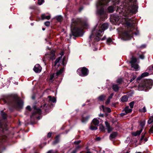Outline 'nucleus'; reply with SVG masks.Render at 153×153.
Instances as JSON below:
<instances>
[{
  "instance_id": "obj_1",
  "label": "nucleus",
  "mask_w": 153,
  "mask_h": 153,
  "mask_svg": "<svg viewBox=\"0 0 153 153\" xmlns=\"http://www.w3.org/2000/svg\"><path fill=\"white\" fill-rule=\"evenodd\" d=\"M138 7L136 1H130L125 7L123 13V19L122 21L123 24H125L128 27L133 28L134 25L135 21L129 18L132 13H135L137 11ZM123 11V10H122Z\"/></svg>"
},
{
  "instance_id": "obj_2",
  "label": "nucleus",
  "mask_w": 153,
  "mask_h": 153,
  "mask_svg": "<svg viewBox=\"0 0 153 153\" xmlns=\"http://www.w3.org/2000/svg\"><path fill=\"white\" fill-rule=\"evenodd\" d=\"M88 25L87 22L82 24L80 19H75L71 25V30L72 34H70V38L72 35L76 36H82L83 34L82 30L83 28H88Z\"/></svg>"
},
{
  "instance_id": "obj_3",
  "label": "nucleus",
  "mask_w": 153,
  "mask_h": 153,
  "mask_svg": "<svg viewBox=\"0 0 153 153\" xmlns=\"http://www.w3.org/2000/svg\"><path fill=\"white\" fill-rule=\"evenodd\" d=\"M108 25L107 23H104L102 25L96 26L93 29L92 34L89 36L90 38H94L95 40L98 41L100 40V37L102 36L103 32L108 28Z\"/></svg>"
},
{
  "instance_id": "obj_4",
  "label": "nucleus",
  "mask_w": 153,
  "mask_h": 153,
  "mask_svg": "<svg viewBox=\"0 0 153 153\" xmlns=\"http://www.w3.org/2000/svg\"><path fill=\"white\" fill-rule=\"evenodd\" d=\"M109 1V0H99L97 3V13L101 15L104 13L103 6L106 5Z\"/></svg>"
},
{
  "instance_id": "obj_5",
  "label": "nucleus",
  "mask_w": 153,
  "mask_h": 153,
  "mask_svg": "<svg viewBox=\"0 0 153 153\" xmlns=\"http://www.w3.org/2000/svg\"><path fill=\"white\" fill-rule=\"evenodd\" d=\"M77 72L80 76H87L88 73V69L85 67L78 69Z\"/></svg>"
},
{
  "instance_id": "obj_6",
  "label": "nucleus",
  "mask_w": 153,
  "mask_h": 153,
  "mask_svg": "<svg viewBox=\"0 0 153 153\" xmlns=\"http://www.w3.org/2000/svg\"><path fill=\"white\" fill-rule=\"evenodd\" d=\"M153 85V81L151 79L146 80L144 81L143 86L146 88H151Z\"/></svg>"
},
{
  "instance_id": "obj_7",
  "label": "nucleus",
  "mask_w": 153,
  "mask_h": 153,
  "mask_svg": "<svg viewBox=\"0 0 153 153\" xmlns=\"http://www.w3.org/2000/svg\"><path fill=\"white\" fill-rule=\"evenodd\" d=\"M137 61V58L132 56L130 62L131 64V67L134 68L136 70H137L139 68L138 65L136 63Z\"/></svg>"
},
{
  "instance_id": "obj_8",
  "label": "nucleus",
  "mask_w": 153,
  "mask_h": 153,
  "mask_svg": "<svg viewBox=\"0 0 153 153\" xmlns=\"http://www.w3.org/2000/svg\"><path fill=\"white\" fill-rule=\"evenodd\" d=\"M132 33L129 31L125 32L123 33V38L125 40L130 39L132 36Z\"/></svg>"
},
{
  "instance_id": "obj_9",
  "label": "nucleus",
  "mask_w": 153,
  "mask_h": 153,
  "mask_svg": "<svg viewBox=\"0 0 153 153\" xmlns=\"http://www.w3.org/2000/svg\"><path fill=\"white\" fill-rule=\"evenodd\" d=\"M132 111V109L129 108V106H126L124 110H123V112L120 114V115L121 116H123L128 113L131 112Z\"/></svg>"
},
{
  "instance_id": "obj_10",
  "label": "nucleus",
  "mask_w": 153,
  "mask_h": 153,
  "mask_svg": "<svg viewBox=\"0 0 153 153\" xmlns=\"http://www.w3.org/2000/svg\"><path fill=\"white\" fill-rule=\"evenodd\" d=\"M61 57H59L57 58L55 60L54 65L53 67V68L56 69L58 68L59 66V62L61 59Z\"/></svg>"
},
{
  "instance_id": "obj_11",
  "label": "nucleus",
  "mask_w": 153,
  "mask_h": 153,
  "mask_svg": "<svg viewBox=\"0 0 153 153\" xmlns=\"http://www.w3.org/2000/svg\"><path fill=\"white\" fill-rule=\"evenodd\" d=\"M41 70V67L38 64H36L33 68V70L36 73L40 72Z\"/></svg>"
},
{
  "instance_id": "obj_12",
  "label": "nucleus",
  "mask_w": 153,
  "mask_h": 153,
  "mask_svg": "<svg viewBox=\"0 0 153 153\" xmlns=\"http://www.w3.org/2000/svg\"><path fill=\"white\" fill-rule=\"evenodd\" d=\"M23 106V101L21 100L18 101L16 105V107L18 108H21Z\"/></svg>"
},
{
  "instance_id": "obj_13",
  "label": "nucleus",
  "mask_w": 153,
  "mask_h": 153,
  "mask_svg": "<svg viewBox=\"0 0 153 153\" xmlns=\"http://www.w3.org/2000/svg\"><path fill=\"white\" fill-rule=\"evenodd\" d=\"M102 109L104 112H110L111 110L110 108L107 107H105L103 105H102L100 108V109Z\"/></svg>"
},
{
  "instance_id": "obj_14",
  "label": "nucleus",
  "mask_w": 153,
  "mask_h": 153,
  "mask_svg": "<svg viewBox=\"0 0 153 153\" xmlns=\"http://www.w3.org/2000/svg\"><path fill=\"white\" fill-rule=\"evenodd\" d=\"M143 128H142L140 130L137 131L136 132H133L132 135L134 136L139 135L143 130Z\"/></svg>"
},
{
  "instance_id": "obj_15",
  "label": "nucleus",
  "mask_w": 153,
  "mask_h": 153,
  "mask_svg": "<svg viewBox=\"0 0 153 153\" xmlns=\"http://www.w3.org/2000/svg\"><path fill=\"white\" fill-rule=\"evenodd\" d=\"M60 140V136L59 135H58L56 136V137L55 138V140L53 142V145H55L58 143L59 141Z\"/></svg>"
},
{
  "instance_id": "obj_16",
  "label": "nucleus",
  "mask_w": 153,
  "mask_h": 153,
  "mask_svg": "<svg viewBox=\"0 0 153 153\" xmlns=\"http://www.w3.org/2000/svg\"><path fill=\"white\" fill-rule=\"evenodd\" d=\"M106 126L107 128L108 132L110 133L112 130V128L110 127L109 123L107 121L105 122Z\"/></svg>"
},
{
  "instance_id": "obj_17",
  "label": "nucleus",
  "mask_w": 153,
  "mask_h": 153,
  "mask_svg": "<svg viewBox=\"0 0 153 153\" xmlns=\"http://www.w3.org/2000/svg\"><path fill=\"white\" fill-rule=\"evenodd\" d=\"M48 98L49 99V101L50 102H56V99L54 97H52L51 96H48Z\"/></svg>"
},
{
  "instance_id": "obj_18",
  "label": "nucleus",
  "mask_w": 153,
  "mask_h": 153,
  "mask_svg": "<svg viewBox=\"0 0 153 153\" xmlns=\"http://www.w3.org/2000/svg\"><path fill=\"white\" fill-rule=\"evenodd\" d=\"M42 19V20L46 19L49 20L50 19L51 17L50 16H46L45 14H43L41 16Z\"/></svg>"
},
{
  "instance_id": "obj_19",
  "label": "nucleus",
  "mask_w": 153,
  "mask_h": 153,
  "mask_svg": "<svg viewBox=\"0 0 153 153\" xmlns=\"http://www.w3.org/2000/svg\"><path fill=\"white\" fill-rule=\"evenodd\" d=\"M117 134L116 132H114L112 133L110 136V139L115 138L117 136Z\"/></svg>"
},
{
  "instance_id": "obj_20",
  "label": "nucleus",
  "mask_w": 153,
  "mask_h": 153,
  "mask_svg": "<svg viewBox=\"0 0 153 153\" xmlns=\"http://www.w3.org/2000/svg\"><path fill=\"white\" fill-rule=\"evenodd\" d=\"M149 75V73L147 72H145L144 73H142L140 78L139 79V77H138L137 79L140 80V79L142 78L145 77L146 76H148Z\"/></svg>"
},
{
  "instance_id": "obj_21",
  "label": "nucleus",
  "mask_w": 153,
  "mask_h": 153,
  "mask_svg": "<svg viewBox=\"0 0 153 153\" xmlns=\"http://www.w3.org/2000/svg\"><path fill=\"white\" fill-rule=\"evenodd\" d=\"M92 122L93 124L95 126L98 125L99 124V121L97 118H94Z\"/></svg>"
},
{
  "instance_id": "obj_22",
  "label": "nucleus",
  "mask_w": 153,
  "mask_h": 153,
  "mask_svg": "<svg viewBox=\"0 0 153 153\" xmlns=\"http://www.w3.org/2000/svg\"><path fill=\"white\" fill-rule=\"evenodd\" d=\"M119 88V87L117 85H113V88L114 90L115 91H117L118 90Z\"/></svg>"
},
{
  "instance_id": "obj_23",
  "label": "nucleus",
  "mask_w": 153,
  "mask_h": 153,
  "mask_svg": "<svg viewBox=\"0 0 153 153\" xmlns=\"http://www.w3.org/2000/svg\"><path fill=\"white\" fill-rule=\"evenodd\" d=\"M50 59L52 60L55 59V54L54 51H51L50 54Z\"/></svg>"
},
{
  "instance_id": "obj_24",
  "label": "nucleus",
  "mask_w": 153,
  "mask_h": 153,
  "mask_svg": "<svg viewBox=\"0 0 153 153\" xmlns=\"http://www.w3.org/2000/svg\"><path fill=\"white\" fill-rule=\"evenodd\" d=\"M128 100V97L126 95L124 96L121 98V101L123 102H126Z\"/></svg>"
},
{
  "instance_id": "obj_25",
  "label": "nucleus",
  "mask_w": 153,
  "mask_h": 153,
  "mask_svg": "<svg viewBox=\"0 0 153 153\" xmlns=\"http://www.w3.org/2000/svg\"><path fill=\"white\" fill-rule=\"evenodd\" d=\"M105 96L104 95H101L98 98V100L100 101H103L105 99Z\"/></svg>"
},
{
  "instance_id": "obj_26",
  "label": "nucleus",
  "mask_w": 153,
  "mask_h": 153,
  "mask_svg": "<svg viewBox=\"0 0 153 153\" xmlns=\"http://www.w3.org/2000/svg\"><path fill=\"white\" fill-rule=\"evenodd\" d=\"M89 117L88 116H87L86 117H83L82 120V122L84 123L87 121L88 120Z\"/></svg>"
},
{
  "instance_id": "obj_27",
  "label": "nucleus",
  "mask_w": 153,
  "mask_h": 153,
  "mask_svg": "<svg viewBox=\"0 0 153 153\" xmlns=\"http://www.w3.org/2000/svg\"><path fill=\"white\" fill-rule=\"evenodd\" d=\"M108 10L109 13H112L114 10V8L112 6H110L108 8Z\"/></svg>"
},
{
  "instance_id": "obj_28",
  "label": "nucleus",
  "mask_w": 153,
  "mask_h": 153,
  "mask_svg": "<svg viewBox=\"0 0 153 153\" xmlns=\"http://www.w3.org/2000/svg\"><path fill=\"white\" fill-rule=\"evenodd\" d=\"M153 122V117H150L148 120V123L149 124H151Z\"/></svg>"
},
{
  "instance_id": "obj_29",
  "label": "nucleus",
  "mask_w": 153,
  "mask_h": 153,
  "mask_svg": "<svg viewBox=\"0 0 153 153\" xmlns=\"http://www.w3.org/2000/svg\"><path fill=\"white\" fill-rule=\"evenodd\" d=\"M63 71V70L62 69H60L59 71H57L56 74V76H58L60 74L62 73Z\"/></svg>"
},
{
  "instance_id": "obj_30",
  "label": "nucleus",
  "mask_w": 153,
  "mask_h": 153,
  "mask_svg": "<svg viewBox=\"0 0 153 153\" xmlns=\"http://www.w3.org/2000/svg\"><path fill=\"white\" fill-rule=\"evenodd\" d=\"M1 114L3 118L4 119H6L7 117V114L5 113H4L3 112H1Z\"/></svg>"
},
{
  "instance_id": "obj_31",
  "label": "nucleus",
  "mask_w": 153,
  "mask_h": 153,
  "mask_svg": "<svg viewBox=\"0 0 153 153\" xmlns=\"http://www.w3.org/2000/svg\"><path fill=\"white\" fill-rule=\"evenodd\" d=\"M55 19L56 20H57L58 21L60 22L62 20V17L61 16H58L56 17Z\"/></svg>"
},
{
  "instance_id": "obj_32",
  "label": "nucleus",
  "mask_w": 153,
  "mask_h": 153,
  "mask_svg": "<svg viewBox=\"0 0 153 153\" xmlns=\"http://www.w3.org/2000/svg\"><path fill=\"white\" fill-rule=\"evenodd\" d=\"M44 2V0H38V4L39 5H41Z\"/></svg>"
},
{
  "instance_id": "obj_33",
  "label": "nucleus",
  "mask_w": 153,
  "mask_h": 153,
  "mask_svg": "<svg viewBox=\"0 0 153 153\" xmlns=\"http://www.w3.org/2000/svg\"><path fill=\"white\" fill-rule=\"evenodd\" d=\"M97 128L96 127L91 126L90 127V129L91 130H96L97 129Z\"/></svg>"
},
{
  "instance_id": "obj_34",
  "label": "nucleus",
  "mask_w": 153,
  "mask_h": 153,
  "mask_svg": "<svg viewBox=\"0 0 153 153\" xmlns=\"http://www.w3.org/2000/svg\"><path fill=\"white\" fill-rule=\"evenodd\" d=\"M112 42V40L110 38H108L107 40V42L108 44H109Z\"/></svg>"
},
{
  "instance_id": "obj_35",
  "label": "nucleus",
  "mask_w": 153,
  "mask_h": 153,
  "mask_svg": "<svg viewBox=\"0 0 153 153\" xmlns=\"http://www.w3.org/2000/svg\"><path fill=\"white\" fill-rule=\"evenodd\" d=\"M134 102L133 101L129 103V106L131 108H133Z\"/></svg>"
},
{
  "instance_id": "obj_36",
  "label": "nucleus",
  "mask_w": 153,
  "mask_h": 153,
  "mask_svg": "<svg viewBox=\"0 0 153 153\" xmlns=\"http://www.w3.org/2000/svg\"><path fill=\"white\" fill-rule=\"evenodd\" d=\"M123 81V79L122 78H119L117 80V82L119 83V84L121 83Z\"/></svg>"
},
{
  "instance_id": "obj_37",
  "label": "nucleus",
  "mask_w": 153,
  "mask_h": 153,
  "mask_svg": "<svg viewBox=\"0 0 153 153\" xmlns=\"http://www.w3.org/2000/svg\"><path fill=\"white\" fill-rule=\"evenodd\" d=\"M120 0H113L112 2H114L116 4H118Z\"/></svg>"
},
{
  "instance_id": "obj_38",
  "label": "nucleus",
  "mask_w": 153,
  "mask_h": 153,
  "mask_svg": "<svg viewBox=\"0 0 153 153\" xmlns=\"http://www.w3.org/2000/svg\"><path fill=\"white\" fill-rule=\"evenodd\" d=\"M50 22L49 21H47L45 23V25L47 26H48L50 25Z\"/></svg>"
},
{
  "instance_id": "obj_39",
  "label": "nucleus",
  "mask_w": 153,
  "mask_h": 153,
  "mask_svg": "<svg viewBox=\"0 0 153 153\" xmlns=\"http://www.w3.org/2000/svg\"><path fill=\"white\" fill-rule=\"evenodd\" d=\"M149 132L150 133L153 134V125L152 126V127L150 128Z\"/></svg>"
},
{
  "instance_id": "obj_40",
  "label": "nucleus",
  "mask_w": 153,
  "mask_h": 153,
  "mask_svg": "<svg viewBox=\"0 0 153 153\" xmlns=\"http://www.w3.org/2000/svg\"><path fill=\"white\" fill-rule=\"evenodd\" d=\"M140 111L143 112H145L146 111V109L145 107H144L140 110Z\"/></svg>"
},
{
  "instance_id": "obj_41",
  "label": "nucleus",
  "mask_w": 153,
  "mask_h": 153,
  "mask_svg": "<svg viewBox=\"0 0 153 153\" xmlns=\"http://www.w3.org/2000/svg\"><path fill=\"white\" fill-rule=\"evenodd\" d=\"M65 60V59L64 58L63 59L62 61V64L63 65L65 66L66 65V63H65L64 62Z\"/></svg>"
},
{
  "instance_id": "obj_42",
  "label": "nucleus",
  "mask_w": 153,
  "mask_h": 153,
  "mask_svg": "<svg viewBox=\"0 0 153 153\" xmlns=\"http://www.w3.org/2000/svg\"><path fill=\"white\" fill-rule=\"evenodd\" d=\"M144 56L143 54H142L139 55V57L142 59H143L144 58Z\"/></svg>"
},
{
  "instance_id": "obj_43",
  "label": "nucleus",
  "mask_w": 153,
  "mask_h": 153,
  "mask_svg": "<svg viewBox=\"0 0 153 153\" xmlns=\"http://www.w3.org/2000/svg\"><path fill=\"white\" fill-rule=\"evenodd\" d=\"M47 153H56V152H54L53 150H50L48 151Z\"/></svg>"
},
{
  "instance_id": "obj_44",
  "label": "nucleus",
  "mask_w": 153,
  "mask_h": 153,
  "mask_svg": "<svg viewBox=\"0 0 153 153\" xmlns=\"http://www.w3.org/2000/svg\"><path fill=\"white\" fill-rule=\"evenodd\" d=\"M100 129L101 131H103L104 129V127L102 126H101L100 127Z\"/></svg>"
},
{
  "instance_id": "obj_45",
  "label": "nucleus",
  "mask_w": 153,
  "mask_h": 153,
  "mask_svg": "<svg viewBox=\"0 0 153 153\" xmlns=\"http://www.w3.org/2000/svg\"><path fill=\"white\" fill-rule=\"evenodd\" d=\"M110 102V99H109L108 98V99L107 100V101H106V102H105V104H108Z\"/></svg>"
},
{
  "instance_id": "obj_46",
  "label": "nucleus",
  "mask_w": 153,
  "mask_h": 153,
  "mask_svg": "<svg viewBox=\"0 0 153 153\" xmlns=\"http://www.w3.org/2000/svg\"><path fill=\"white\" fill-rule=\"evenodd\" d=\"M136 78V76H134L130 80V82H132L133 81L134 79H135Z\"/></svg>"
},
{
  "instance_id": "obj_47",
  "label": "nucleus",
  "mask_w": 153,
  "mask_h": 153,
  "mask_svg": "<svg viewBox=\"0 0 153 153\" xmlns=\"http://www.w3.org/2000/svg\"><path fill=\"white\" fill-rule=\"evenodd\" d=\"M81 142L80 140H78L77 141L74 142V143L76 144H78L79 143Z\"/></svg>"
},
{
  "instance_id": "obj_48",
  "label": "nucleus",
  "mask_w": 153,
  "mask_h": 153,
  "mask_svg": "<svg viewBox=\"0 0 153 153\" xmlns=\"http://www.w3.org/2000/svg\"><path fill=\"white\" fill-rule=\"evenodd\" d=\"M52 133L50 132H49L48 133L47 136L48 137H50L51 136Z\"/></svg>"
},
{
  "instance_id": "obj_49",
  "label": "nucleus",
  "mask_w": 153,
  "mask_h": 153,
  "mask_svg": "<svg viewBox=\"0 0 153 153\" xmlns=\"http://www.w3.org/2000/svg\"><path fill=\"white\" fill-rule=\"evenodd\" d=\"M113 95H114V94L113 93L111 94L109 96L108 98L109 99H111L112 98V97Z\"/></svg>"
},
{
  "instance_id": "obj_50",
  "label": "nucleus",
  "mask_w": 153,
  "mask_h": 153,
  "mask_svg": "<svg viewBox=\"0 0 153 153\" xmlns=\"http://www.w3.org/2000/svg\"><path fill=\"white\" fill-rule=\"evenodd\" d=\"M144 135H145V134H144V135H142V136L141 137V138H140V140L141 141L144 138Z\"/></svg>"
},
{
  "instance_id": "obj_51",
  "label": "nucleus",
  "mask_w": 153,
  "mask_h": 153,
  "mask_svg": "<svg viewBox=\"0 0 153 153\" xmlns=\"http://www.w3.org/2000/svg\"><path fill=\"white\" fill-rule=\"evenodd\" d=\"M27 109L29 111H30L31 109V108L30 107V106H27Z\"/></svg>"
},
{
  "instance_id": "obj_52",
  "label": "nucleus",
  "mask_w": 153,
  "mask_h": 153,
  "mask_svg": "<svg viewBox=\"0 0 153 153\" xmlns=\"http://www.w3.org/2000/svg\"><path fill=\"white\" fill-rule=\"evenodd\" d=\"M96 140L99 141L100 140V138L99 137H97L96 138Z\"/></svg>"
},
{
  "instance_id": "obj_53",
  "label": "nucleus",
  "mask_w": 153,
  "mask_h": 153,
  "mask_svg": "<svg viewBox=\"0 0 153 153\" xmlns=\"http://www.w3.org/2000/svg\"><path fill=\"white\" fill-rule=\"evenodd\" d=\"M76 150H73L71 153H76Z\"/></svg>"
},
{
  "instance_id": "obj_54",
  "label": "nucleus",
  "mask_w": 153,
  "mask_h": 153,
  "mask_svg": "<svg viewBox=\"0 0 153 153\" xmlns=\"http://www.w3.org/2000/svg\"><path fill=\"white\" fill-rule=\"evenodd\" d=\"M46 105V103H45L43 105V108H44L45 110L46 109V108H45V106Z\"/></svg>"
},
{
  "instance_id": "obj_55",
  "label": "nucleus",
  "mask_w": 153,
  "mask_h": 153,
  "mask_svg": "<svg viewBox=\"0 0 153 153\" xmlns=\"http://www.w3.org/2000/svg\"><path fill=\"white\" fill-rule=\"evenodd\" d=\"M53 77V75H51L50 76V79H52Z\"/></svg>"
},
{
  "instance_id": "obj_56",
  "label": "nucleus",
  "mask_w": 153,
  "mask_h": 153,
  "mask_svg": "<svg viewBox=\"0 0 153 153\" xmlns=\"http://www.w3.org/2000/svg\"><path fill=\"white\" fill-rule=\"evenodd\" d=\"M41 110L40 109H38V112L39 113H41Z\"/></svg>"
},
{
  "instance_id": "obj_57",
  "label": "nucleus",
  "mask_w": 153,
  "mask_h": 153,
  "mask_svg": "<svg viewBox=\"0 0 153 153\" xmlns=\"http://www.w3.org/2000/svg\"><path fill=\"white\" fill-rule=\"evenodd\" d=\"M2 126V123L1 121H0V128H1Z\"/></svg>"
},
{
  "instance_id": "obj_58",
  "label": "nucleus",
  "mask_w": 153,
  "mask_h": 153,
  "mask_svg": "<svg viewBox=\"0 0 153 153\" xmlns=\"http://www.w3.org/2000/svg\"><path fill=\"white\" fill-rule=\"evenodd\" d=\"M105 38H106V37L105 36L104 37H103L102 38V40H105Z\"/></svg>"
},
{
  "instance_id": "obj_59",
  "label": "nucleus",
  "mask_w": 153,
  "mask_h": 153,
  "mask_svg": "<svg viewBox=\"0 0 153 153\" xmlns=\"http://www.w3.org/2000/svg\"><path fill=\"white\" fill-rule=\"evenodd\" d=\"M103 115L102 114H100V116H103Z\"/></svg>"
},
{
  "instance_id": "obj_60",
  "label": "nucleus",
  "mask_w": 153,
  "mask_h": 153,
  "mask_svg": "<svg viewBox=\"0 0 153 153\" xmlns=\"http://www.w3.org/2000/svg\"><path fill=\"white\" fill-rule=\"evenodd\" d=\"M86 153H91L89 151H88Z\"/></svg>"
},
{
  "instance_id": "obj_61",
  "label": "nucleus",
  "mask_w": 153,
  "mask_h": 153,
  "mask_svg": "<svg viewBox=\"0 0 153 153\" xmlns=\"http://www.w3.org/2000/svg\"><path fill=\"white\" fill-rule=\"evenodd\" d=\"M42 30H45V28H43L42 29Z\"/></svg>"
},
{
  "instance_id": "obj_62",
  "label": "nucleus",
  "mask_w": 153,
  "mask_h": 153,
  "mask_svg": "<svg viewBox=\"0 0 153 153\" xmlns=\"http://www.w3.org/2000/svg\"><path fill=\"white\" fill-rule=\"evenodd\" d=\"M144 140H145V142H146V141H147V139H144Z\"/></svg>"
},
{
  "instance_id": "obj_63",
  "label": "nucleus",
  "mask_w": 153,
  "mask_h": 153,
  "mask_svg": "<svg viewBox=\"0 0 153 153\" xmlns=\"http://www.w3.org/2000/svg\"><path fill=\"white\" fill-rule=\"evenodd\" d=\"M136 153H141L140 152H136Z\"/></svg>"
},
{
  "instance_id": "obj_64",
  "label": "nucleus",
  "mask_w": 153,
  "mask_h": 153,
  "mask_svg": "<svg viewBox=\"0 0 153 153\" xmlns=\"http://www.w3.org/2000/svg\"><path fill=\"white\" fill-rule=\"evenodd\" d=\"M3 100L4 101V102H6L4 100Z\"/></svg>"
}]
</instances>
